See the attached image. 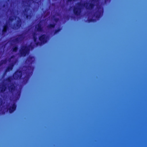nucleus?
<instances>
[{
    "label": "nucleus",
    "instance_id": "obj_1",
    "mask_svg": "<svg viewBox=\"0 0 147 147\" xmlns=\"http://www.w3.org/2000/svg\"><path fill=\"white\" fill-rule=\"evenodd\" d=\"M33 48V46L31 45L28 46L24 45L19 50V53L21 56L25 57L29 54L30 51V48Z\"/></svg>",
    "mask_w": 147,
    "mask_h": 147
},
{
    "label": "nucleus",
    "instance_id": "obj_2",
    "mask_svg": "<svg viewBox=\"0 0 147 147\" xmlns=\"http://www.w3.org/2000/svg\"><path fill=\"white\" fill-rule=\"evenodd\" d=\"M78 5L77 7H74L73 8V12L74 14L77 16H79L81 13L82 10V8L83 4L80 2H78L77 3Z\"/></svg>",
    "mask_w": 147,
    "mask_h": 147
},
{
    "label": "nucleus",
    "instance_id": "obj_3",
    "mask_svg": "<svg viewBox=\"0 0 147 147\" xmlns=\"http://www.w3.org/2000/svg\"><path fill=\"white\" fill-rule=\"evenodd\" d=\"M22 71L21 70L17 69L13 75V79L15 80H20L22 79Z\"/></svg>",
    "mask_w": 147,
    "mask_h": 147
},
{
    "label": "nucleus",
    "instance_id": "obj_4",
    "mask_svg": "<svg viewBox=\"0 0 147 147\" xmlns=\"http://www.w3.org/2000/svg\"><path fill=\"white\" fill-rule=\"evenodd\" d=\"M39 40L41 43L45 44L47 41V36L45 34H42L39 37Z\"/></svg>",
    "mask_w": 147,
    "mask_h": 147
},
{
    "label": "nucleus",
    "instance_id": "obj_5",
    "mask_svg": "<svg viewBox=\"0 0 147 147\" xmlns=\"http://www.w3.org/2000/svg\"><path fill=\"white\" fill-rule=\"evenodd\" d=\"M95 6V4L94 3H84L83 6L85 7L87 10H91L93 9Z\"/></svg>",
    "mask_w": 147,
    "mask_h": 147
},
{
    "label": "nucleus",
    "instance_id": "obj_6",
    "mask_svg": "<svg viewBox=\"0 0 147 147\" xmlns=\"http://www.w3.org/2000/svg\"><path fill=\"white\" fill-rule=\"evenodd\" d=\"M16 105L15 103H13L11 105V106L7 108V111H9V113H11L16 110Z\"/></svg>",
    "mask_w": 147,
    "mask_h": 147
},
{
    "label": "nucleus",
    "instance_id": "obj_7",
    "mask_svg": "<svg viewBox=\"0 0 147 147\" xmlns=\"http://www.w3.org/2000/svg\"><path fill=\"white\" fill-rule=\"evenodd\" d=\"M26 75L23 78V83L24 84H26L28 82L30 75L32 74V72H26Z\"/></svg>",
    "mask_w": 147,
    "mask_h": 147
},
{
    "label": "nucleus",
    "instance_id": "obj_8",
    "mask_svg": "<svg viewBox=\"0 0 147 147\" xmlns=\"http://www.w3.org/2000/svg\"><path fill=\"white\" fill-rule=\"evenodd\" d=\"M98 10L96 13V18H99L101 16L103 12V9H101L100 6H99L97 7Z\"/></svg>",
    "mask_w": 147,
    "mask_h": 147
},
{
    "label": "nucleus",
    "instance_id": "obj_9",
    "mask_svg": "<svg viewBox=\"0 0 147 147\" xmlns=\"http://www.w3.org/2000/svg\"><path fill=\"white\" fill-rule=\"evenodd\" d=\"M29 8L27 7H26L23 11V12L24 13V15L26 16V18L27 19H30L32 17V15L31 13L30 14H27L28 11L29 10Z\"/></svg>",
    "mask_w": 147,
    "mask_h": 147
},
{
    "label": "nucleus",
    "instance_id": "obj_10",
    "mask_svg": "<svg viewBox=\"0 0 147 147\" xmlns=\"http://www.w3.org/2000/svg\"><path fill=\"white\" fill-rule=\"evenodd\" d=\"M18 36L19 37L16 38L13 40V42L17 43H19L24 38V37L23 34H19Z\"/></svg>",
    "mask_w": 147,
    "mask_h": 147
},
{
    "label": "nucleus",
    "instance_id": "obj_11",
    "mask_svg": "<svg viewBox=\"0 0 147 147\" xmlns=\"http://www.w3.org/2000/svg\"><path fill=\"white\" fill-rule=\"evenodd\" d=\"M16 86L13 83L11 84L10 86H8L9 91V92L12 93L15 90Z\"/></svg>",
    "mask_w": 147,
    "mask_h": 147
},
{
    "label": "nucleus",
    "instance_id": "obj_12",
    "mask_svg": "<svg viewBox=\"0 0 147 147\" xmlns=\"http://www.w3.org/2000/svg\"><path fill=\"white\" fill-rule=\"evenodd\" d=\"M22 25V20L19 17L18 18V20L17 21V23L16 24V26L15 27L14 25V28L15 29H18Z\"/></svg>",
    "mask_w": 147,
    "mask_h": 147
},
{
    "label": "nucleus",
    "instance_id": "obj_13",
    "mask_svg": "<svg viewBox=\"0 0 147 147\" xmlns=\"http://www.w3.org/2000/svg\"><path fill=\"white\" fill-rule=\"evenodd\" d=\"M8 28L9 27L7 23H6L3 27V28L2 30V34H4L6 33L7 32Z\"/></svg>",
    "mask_w": 147,
    "mask_h": 147
},
{
    "label": "nucleus",
    "instance_id": "obj_14",
    "mask_svg": "<svg viewBox=\"0 0 147 147\" xmlns=\"http://www.w3.org/2000/svg\"><path fill=\"white\" fill-rule=\"evenodd\" d=\"M35 28L39 32H42L43 31V28L42 27L41 24L40 23H38L35 26Z\"/></svg>",
    "mask_w": 147,
    "mask_h": 147
},
{
    "label": "nucleus",
    "instance_id": "obj_15",
    "mask_svg": "<svg viewBox=\"0 0 147 147\" xmlns=\"http://www.w3.org/2000/svg\"><path fill=\"white\" fill-rule=\"evenodd\" d=\"M55 23L50 24L47 26V27L48 29H51L54 28L55 27Z\"/></svg>",
    "mask_w": 147,
    "mask_h": 147
},
{
    "label": "nucleus",
    "instance_id": "obj_16",
    "mask_svg": "<svg viewBox=\"0 0 147 147\" xmlns=\"http://www.w3.org/2000/svg\"><path fill=\"white\" fill-rule=\"evenodd\" d=\"M0 88V91L2 93H3L4 92H5L7 88L6 86L5 85H3Z\"/></svg>",
    "mask_w": 147,
    "mask_h": 147
},
{
    "label": "nucleus",
    "instance_id": "obj_17",
    "mask_svg": "<svg viewBox=\"0 0 147 147\" xmlns=\"http://www.w3.org/2000/svg\"><path fill=\"white\" fill-rule=\"evenodd\" d=\"M33 59V57H29L27 59V61L29 64H31L33 63L34 61Z\"/></svg>",
    "mask_w": 147,
    "mask_h": 147
},
{
    "label": "nucleus",
    "instance_id": "obj_18",
    "mask_svg": "<svg viewBox=\"0 0 147 147\" xmlns=\"http://www.w3.org/2000/svg\"><path fill=\"white\" fill-rule=\"evenodd\" d=\"M13 68L10 66L9 65L7 67L5 70V73H6L8 71L12 70Z\"/></svg>",
    "mask_w": 147,
    "mask_h": 147
},
{
    "label": "nucleus",
    "instance_id": "obj_19",
    "mask_svg": "<svg viewBox=\"0 0 147 147\" xmlns=\"http://www.w3.org/2000/svg\"><path fill=\"white\" fill-rule=\"evenodd\" d=\"M18 49V47L17 46H14L12 48V51L13 52H16Z\"/></svg>",
    "mask_w": 147,
    "mask_h": 147
},
{
    "label": "nucleus",
    "instance_id": "obj_20",
    "mask_svg": "<svg viewBox=\"0 0 147 147\" xmlns=\"http://www.w3.org/2000/svg\"><path fill=\"white\" fill-rule=\"evenodd\" d=\"M12 80V77L10 76L8 77L6 79V81L9 83H11Z\"/></svg>",
    "mask_w": 147,
    "mask_h": 147
},
{
    "label": "nucleus",
    "instance_id": "obj_21",
    "mask_svg": "<svg viewBox=\"0 0 147 147\" xmlns=\"http://www.w3.org/2000/svg\"><path fill=\"white\" fill-rule=\"evenodd\" d=\"M7 61L6 60H2L0 62V66L2 65L3 64L6 63Z\"/></svg>",
    "mask_w": 147,
    "mask_h": 147
},
{
    "label": "nucleus",
    "instance_id": "obj_22",
    "mask_svg": "<svg viewBox=\"0 0 147 147\" xmlns=\"http://www.w3.org/2000/svg\"><path fill=\"white\" fill-rule=\"evenodd\" d=\"M33 38L34 41V42L37 41V38L36 36V34L35 33H34L33 34Z\"/></svg>",
    "mask_w": 147,
    "mask_h": 147
},
{
    "label": "nucleus",
    "instance_id": "obj_23",
    "mask_svg": "<svg viewBox=\"0 0 147 147\" xmlns=\"http://www.w3.org/2000/svg\"><path fill=\"white\" fill-rule=\"evenodd\" d=\"M61 30L60 28H58L57 29H56L54 32V34H56L59 32Z\"/></svg>",
    "mask_w": 147,
    "mask_h": 147
},
{
    "label": "nucleus",
    "instance_id": "obj_24",
    "mask_svg": "<svg viewBox=\"0 0 147 147\" xmlns=\"http://www.w3.org/2000/svg\"><path fill=\"white\" fill-rule=\"evenodd\" d=\"M87 21H88V23H90L94 22L95 20L93 19L92 18L88 19H87Z\"/></svg>",
    "mask_w": 147,
    "mask_h": 147
},
{
    "label": "nucleus",
    "instance_id": "obj_25",
    "mask_svg": "<svg viewBox=\"0 0 147 147\" xmlns=\"http://www.w3.org/2000/svg\"><path fill=\"white\" fill-rule=\"evenodd\" d=\"M15 64V62H12V63H10L9 64V65L11 67H12V68H13Z\"/></svg>",
    "mask_w": 147,
    "mask_h": 147
},
{
    "label": "nucleus",
    "instance_id": "obj_26",
    "mask_svg": "<svg viewBox=\"0 0 147 147\" xmlns=\"http://www.w3.org/2000/svg\"><path fill=\"white\" fill-rule=\"evenodd\" d=\"M15 56L14 55H12L10 57L8 61L10 62L11 61V59L12 58H13L15 57Z\"/></svg>",
    "mask_w": 147,
    "mask_h": 147
},
{
    "label": "nucleus",
    "instance_id": "obj_27",
    "mask_svg": "<svg viewBox=\"0 0 147 147\" xmlns=\"http://www.w3.org/2000/svg\"><path fill=\"white\" fill-rule=\"evenodd\" d=\"M3 103V101L2 99L0 98V107L2 105Z\"/></svg>",
    "mask_w": 147,
    "mask_h": 147
},
{
    "label": "nucleus",
    "instance_id": "obj_28",
    "mask_svg": "<svg viewBox=\"0 0 147 147\" xmlns=\"http://www.w3.org/2000/svg\"><path fill=\"white\" fill-rule=\"evenodd\" d=\"M5 111L3 110V111H1L0 113L1 115H4L5 114Z\"/></svg>",
    "mask_w": 147,
    "mask_h": 147
},
{
    "label": "nucleus",
    "instance_id": "obj_29",
    "mask_svg": "<svg viewBox=\"0 0 147 147\" xmlns=\"http://www.w3.org/2000/svg\"><path fill=\"white\" fill-rule=\"evenodd\" d=\"M59 19L58 18H55L54 19V20L56 22H57L58 21Z\"/></svg>",
    "mask_w": 147,
    "mask_h": 147
},
{
    "label": "nucleus",
    "instance_id": "obj_30",
    "mask_svg": "<svg viewBox=\"0 0 147 147\" xmlns=\"http://www.w3.org/2000/svg\"><path fill=\"white\" fill-rule=\"evenodd\" d=\"M14 20L13 18H9V20L11 21H12Z\"/></svg>",
    "mask_w": 147,
    "mask_h": 147
},
{
    "label": "nucleus",
    "instance_id": "obj_31",
    "mask_svg": "<svg viewBox=\"0 0 147 147\" xmlns=\"http://www.w3.org/2000/svg\"><path fill=\"white\" fill-rule=\"evenodd\" d=\"M111 0H105V3L110 2Z\"/></svg>",
    "mask_w": 147,
    "mask_h": 147
},
{
    "label": "nucleus",
    "instance_id": "obj_32",
    "mask_svg": "<svg viewBox=\"0 0 147 147\" xmlns=\"http://www.w3.org/2000/svg\"><path fill=\"white\" fill-rule=\"evenodd\" d=\"M35 42V44L36 46H38V45H39V44H40V43L38 42Z\"/></svg>",
    "mask_w": 147,
    "mask_h": 147
},
{
    "label": "nucleus",
    "instance_id": "obj_33",
    "mask_svg": "<svg viewBox=\"0 0 147 147\" xmlns=\"http://www.w3.org/2000/svg\"><path fill=\"white\" fill-rule=\"evenodd\" d=\"M26 6L28 7H29L30 6V4H28Z\"/></svg>",
    "mask_w": 147,
    "mask_h": 147
},
{
    "label": "nucleus",
    "instance_id": "obj_34",
    "mask_svg": "<svg viewBox=\"0 0 147 147\" xmlns=\"http://www.w3.org/2000/svg\"><path fill=\"white\" fill-rule=\"evenodd\" d=\"M67 1H69V2H71V1H74V0H67Z\"/></svg>",
    "mask_w": 147,
    "mask_h": 147
},
{
    "label": "nucleus",
    "instance_id": "obj_35",
    "mask_svg": "<svg viewBox=\"0 0 147 147\" xmlns=\"http://www.w3.org/2000/svg\"><path fill=\"white\" fill-rule=\"evenodd\" d=\"M92 0V2H95V1H96V0Z\"/></svg>",
    "mask_w": 147,
    "mask_h": 147
},
{
    "label": "nucleus",
    "instance_id": "obj_36",
    "mask_svg": "<svg viewBox=\"0 0 147 147\" xmlns=\"http://www.w3.org/2000/svg\"><path fill=\"white\" fill-rule=\"evenodd\" d=\"M31 0V1H32L33 2H34V0Z\"/></svg>",
    "mask_w": 147,
    "mask_h": 147
}]
</instances>
